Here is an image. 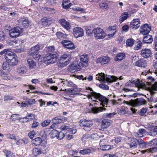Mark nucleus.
<instances>
[{
	"label": "nucleus",
	"mask_w": 157,
	"mask_h": 157,
	"mask_svg": "<svg viewBox=\"0 0 157 157\" xmlns=\"http://www.w3.org/2000/svg\"><path fill=\"white\" fill-rule=\"evenodd\" d=\"M124 103L133 107H138L147 103L146 101L143 98H137L135 100H130L128 101H124Z\"/></svg>",
	"instance_id": "1"
},
{
	"label": "nucleus",
	"mask_w": 157,
	"mask_h": 157,
	"mask_svg": "<svg viewBox=\"0 0 157 157\" xmlns=\"http://www.w3.org/2000/svg\"><path fill=\"white\" fill-rule=\"evenodd\" d=\"M96 78L99 81L105 82L107 81L110 82L116 81L117 78L114 76L107 75L105 76L104 73H98L96 75Z\"/></svg>",
	"instance_id": "2"
},
{
	"label": "nucleus",
	"mask_w": 157,
	"mask_h": 157,
	"mask_svg": "<svg viewBox=\"0 0 157 157\" xmlns=\"http://www.w3.org/2000/svg\"><path fill=\"white\" fill-rule=\"evenodd\" d=\"M90 95H88L87 97L88 98H92L91 96L94 97L96 99H98L101 101L100 105L103 107L105 106L104 104H107L108 102V100L104 96L100 94L92 91L90 93Z\"/></svg>",
	"instance_id": "3"
},
{
	"label": "nucleus",
	"mask_w": 157,
	"mask_h": 157,
	"mask_svg": "<svg viewBox=\"0 0 157 157\" xmlns=\"http://www.w3.org/2000/svg\"><path fill=\"white\" fill-rule=\"evenodd\" d=\"M125 86L127 87L136 86L138 88H143L145 86V85L143 82L140 81L139 79L135 80L132 79L125 83Z\"/></svg>",
	"instance_id": "4"
},
{
	"label": "nucleus",
	"mask_w": 157,
	"mask_h": 157,
	"mask_svg": "<svg viewBox=\"0 0 157 157\" xmlns=\"http://www.w3.org/2000/svg\"><path fill=\"white\" fill-rule=\"evenodd\" d=\"M57 58V55L56 52L48 54L44 58V62L48 64L53 63L56 61Z\"/></svg>",
	"instance_id": "5"
},
{
	"label": "nucleus",
	"mask_w": 157,
	"mask_h": 157,
	"mask_svg": "<svg viewBox=\"0 0 157 157\" xmlns=\"http://www.w3.org/2000/svg\"><path fill=\"white\" fill-rule=\"evenodd\" d=\"M79 125L81 127H83L84 129L86 131L90 130V128L93 124L92 121L87 120L84 119L81 120L79 121Z\"/></svg>",
	"instance_id": "6"
},
{
	"label": "nucleus",
	"mask_w": 157,
	"mask_h": 157,
	"mask_svg": "<svg viewBox=\"0 0 157 157\" xmlns=\"http://www.w3.org/2000/svg\"><path fill=\"white\" fill-rule=\"evenodd\" d=\"M81 64L79 62L74 61L72 64L69 66L68 71L72 73L74 72L77 71H79L81 68Z\"/></svg>",
	"instance_id": "7"
},
{
	"label": "nucleus",
	"mask_w": 157,
	"mask_h": 157,
	"mask_svg": "<svg viewBox=\"0 0 157 157\" xmlns=\"http://www.w3.org/2000/svg\"><path fill=\"white\" fill-rule=\"evenodd\" d=\"M94 34L95 38L97 39H103L106 36L103 30L99 28L94 29Z\"/></svg>",
	"instance_id": "8"
},
{
	"label": "nucleus",
	"mask_w": 157,
	"mask_h": 157,
	"mask_svg": "<svg viewBox=\"0 0 157 157\" xmlns=\"http://www.w3.org/2000/svg\"><path fill=\"white\" fill-rule=\"evenodd\" d=\"M22 31V29L19 27H14L9 31V35L12 38L18 36Z\"/></svg>",
	"instance_id": "9"
},
{
	"label": "nucleus",
	"mask_w": 157,
	"mask_h": 157,
	"mask_svg": "<svg viewBox=\"0 0 157 157\" xmlns=\"http://www.w3.org/2000/svg\"><path fill=\"white\" fill-rule=\"evenodd\" d=\"M107 142V140L106 139L100 140L99 144L100 145V149L103 151H105L114 148L113 145L104 144H106Z\"/></svg>",
	"instance_id": "10"
},
{
	"label": "nucleus",
	"mask_w": 157,
	"mask_h": 157,
	"mask_svg": "<svg viewBox=\"0 0 157 157\" xmlns=\"http://www.w3.org/2000/svg\"><path fill=\"white\" fill-rule=\"evenodd\" d=\"M73 33L74 36L76 38L82 37L84 35L83 30L81 27L74 28L73 30Z\"/></svg>",
	"instance_id": "11"
},
{
	"label": "nucleus",
	"mask_w": 157,
	"mask_h": 157,
	"mask_svg": "<svg viewBox=\"0 0 157 157\" xmlns=\"http://www.w3.org/2000/svg\"><path fill=\"white\" fill-rule=\"evenodd\" d=\"M151 28L147 24H145L140 28V33L143 35L148 34L151 30Z\"/></svg>",
	"instance_id": "12"
},
{
	"label": "nucleus",
	"mask_w": 157,
	"mask_h": 157,
	"mask_svg": "<svg viewBox=\"0 0 157 157\" xmlns=\"http://www.w3.org/2000/svg\"><path fill=\"white\" fill-rule=\"evenodd\" d=\"M63 46L66 48L69 49H73L75 48V46L71 41L64 40L61 42Z\"/></svg>",
	"instance_id": "13"
},
{
	"label": "nucleus",
	"mask_w": 157,
	"mask_h": 157,
	"mask_svg": "<svg viewBox=\"0 0 157 157\" xmlns=\"http://www.w3.org/2000/svg\"><path fill=\"white\" fill-rule=\"evenodd\" d=\"M152 54L151 51L149 48H145L141 51L140 54L141 56L145 58L151 57Z\"/></svg>",
	"instance_id": "14"
},
{
	"label": "nucleus",
	"mask_w": 157,
	"mask_h": 157,
	"mask_svg": "<svg viewBox=\"0 0 157 157\" xmlns=\"http://www.w3.org/2000/svg\"><path fill=\"white\" fill-rule=\"evenodd\" d=\"M70 57L68 55L64 54L61 56L60 62H62L61 63L63 67L69 64L70 62Z\"/></svg>",
	"instance_id": "15"
},
{
	"label": "nucleus",
	"mask_w": 157,
	"mask_h": 157,
	"mask_svg": "<svg viewBox=\"0 0 157 157\" xmlns=\"http://www.w3.org/2000/svg\"><path fill=\"white\" fill-rule=\"evenodd\" d=\"M81 65L86 67L88 66V56L87 54H83L80 57Z\"/></svg>",
	"instance_id": "16"
},
{
	"label": "nucleus",
	"mask_w": 157,
	"mask_h": 157,
	"mask_svg": "<svg viewBox=\"0 0 157 157\" xmlns=\"http://www.w3.org/2000/svg\"><path fill=\"white\" fill-rule=\"evenodd\" d=\"M63 90L65 91L67 94L71 95H75L77 94L75 93L79 92L80 91L81 89L80 88H71L68 89H65Z\"/></svg>",
	"instance_id": "17"
},
{
	"label": "nucleus",
	"mask_w": 157,
	"mask_h": 157,
	"mask_svg": "<svg viewBox=\"0 0 157 157\" xmlns=\"http://www.w3.org/2000/svg\"><path fill=\"white\" fill-rule=\"evenodd\" d=\"M109 61V57L105 56L98 58L96 60V62L97 63H100L101 65H103L107 63Z\"/></svg>",
	"instance_id": "18"
},
{
	"label": "nucleus",
	"mask_w": 157,
	"mask_h": 157,
	"mask_svg": "<svg viewBox=\"0 0 157 157\" xmlns=\"http://www.w3.org/2000/svg\"><path fill=\"white\" fill-rule=\"evenodd\" d=\"M108 31L109 34L107 36H109L108 38L112 37L114 36L116 32V28L114 26H109Z\"/></svg>",
	"instance_id": "19"
},
{
	"label": "nucleus",
	"mask_w": 157,
	"mask_h": 157,
	"mask_svg": "<svg viewBox=\"0 0 157 157\" xmlns=\"http://www.w3.org/2000/svg\"><path fill=\"white\" fill-rule=\"evenodd\" d=\"M59 22L60 24L66 29L68 30L70 29L71 25L69 23L64 19H61Z\"/></svg>",
	"instance_id": "20"
},
{
	"label": "nucleus",
	"mask_w": 157,
	"mask_h": 157,
	"mask_svg": "<svg viewBox=\"0 0 157 157\" xmlns=\"http://www.w3.org/2000/svg\"><path fill=\"white\" fill-rule=\"evenodd\" d=\"M111 121L108 119H104L101 122V126L103 128H106L109 127L110 125Z\"/></svg>",
	"instance_id": "21"
},
{
	"label": "nucleus",
	"mask_w": 157,
	"mask_h": 157,
	"mask_svg": "<svg viewBox=\"0 0 157 157\" xmlns=\"http://www.w3.org/2000/svg\"><path fill=\"white\" fill-rule=\"evenodd\" d=\"M18 21L20 24L24 26H28L29 25V21L27 18H21Z\"/></svg>",
	"instance_id": "22"
},
{
	"label": "nucleus",
	"mask_w": 157,
	"mask_h": 157,
	"mask_svg": "<svg viewBox=\"0 0 157 157\" xmlns=\"http://www.w3.org/2000/svg\"><path fill=\"white\" fill-rule=\"evenodd\" d=\"M153 41L152 36L150 35H147L145 36L143 39V42L144 43L150 44Z\"/></svg>",
	"instance_id": "23"
},
{
	"label": "nucleus",
	"mask_w": 157,
	"mask_h": 157,
	"mask_svg": "<svg viewBox=\"0 0 157 157\" xmlns=\"http://www.w3.org/2000/svg\"><path fill=\"white\" fill-rule=\"evenodd\" d=\"M40 48V46L39 45H36L32 47L31 49V52L30 55L32 56H33L35 55V53H37L38 51Z\"/></svg>",
	"instance_id": "24"
},
{
	"label": "nucleus",
	"mask_w": 157,
	"mask_h": 157,
	"mask_svg": "<svg viewBox=\"0 0 157 157\" xmlns=\"http://www.w3.org/2000/svg\"><path fill=\"white\" fill-rule=\"evenodd\" d=\"M140 23V20L138 18H136L133 19L131 23V25L133 26V28L137 29L138 28L139 26V24Z\"/></svg>",
	"instance_id": "25"
},
{
	"label": "nucleus",
	"mask_w": 157,
	"mask_h": 157,
	"mask_svg": "<svg viewBox=\"0 0 157 157\" xmlns=\"http://www.w3.org/2000/svg\"><path fill=\"white\" fill-rule=\"evenodd\" d=\"M136 65L139 67H144L146 66V61L144 59H140L136 62Z\"/></svg>",
	"instance_id": "26"
},
{
	"label": "nucleus",
	"mask_w": 157,
	"mask_h": 157,
	"mask_svg": "<svg viewBox=\"0 0 157 157\" xmlns=\"http://www.w3.org/2000/svg\"><path fill=\"white\" fill-rule=\"evenodd\" d=\"M150 130L149 134L152 136H155L157 135V127L151 126L149 128Z\"/></svg>",
	"instance_id": "27"
},
{
	"label": "nucleus",
	"mask_w": 157,
	"mask_h": 157,
	"mask_svg": "<svg viewBox=\"0 0 157 157\" xmlns=\"http://www.w3.org/2000/svg\"><path fill=\"white\" fill-rule=\"evenodd\" d=\"M131 143L128 144L130 148L132 149L136 148L137 146V144L136 143L137 140L136 138H132L131 139Z\"/></svg>",
	"instance_id": "28"
},
{
	"label": "nucleus",
	"mask_w": 157,
	"mask_h": 157,
	"mask_svg": "<svg viewBox=\"0 0 157 157\" xmlns=\"http://www.w3.org/2000/svg\"><path fill=\"white\" fill-rule=\"evenodd\" d=\"M125 58V55L124 53H121L118 54L115 57L114 59L116 61H121Z\"/></svg>",
	"instance_id": "29"
},
{
	"label": "nucleus",
	"mask_w": 157,
	"mask_h": 157,
	"mask_svg": "<svg viewBox=\"0 0 157 157\" xmlns=\"http://www.w3.org/2000/svg\"><path fill=\"white\" fill-rule=\"evenodd\" d=\"M27 71V69L25 67L20 66L17 69V72L18 74L21 75L26 73Z\"/></svg>",
	"instance_id": "30"
},
{
	"label": "nucleus",
	"mask_w": 157,
	"mask_h": 157,
	"mask_svg": "<svg viewBox=\"0 0 157 157\" xmlns=\"http://www.w3.org/2000/svg\"><path fill=\"white\" fill-rule=\"evenodd\" d=\"M105 108H103L102 107H100L98 108L93 107L91 109L92 112L94 113H97L100 112H101L103 110H105Z\"/></svg>",
	"instance_id": "31"
},
{
	"label": "nucleus",
	"mask_w": 157,
	"mask_h": 157,
	"mask_svg": "<svg viewBox=\"0 0 157 157\" xmlns=\"http://www.w3.org/2000/svg\"><path fill=\"white\" fill-rule=\"evenodd\" d=\"M68 0H64L63 1L62 6L63 8L65 9H67L69 8L71 6V3Z\"/></svg>",
	"instance_id": "32"
},
{
	"label": "nucleus",
	"mask_w": 157,
	"mask_h": 157,
	"mask_svg": "<svg viewBox=\"0 0 157 157\" xmlns=\"http://www.w3.org/2000/svg\"><path fill=\"white\" fill-rule=\"evenodd\" d=\"M7 63L10 66H14L17 65L18 63V60L16 59V57L15 56L13 58L10 59Z\"/></svg>",
	"instance_id": "33"
},
{
	"label": "nucleus",
	"mask_w": 157,
	"mask_h": 157,
	"mask_svg": "<svg viewBox=\"0 0 157 157\" xmlns=\"http://www.w3.org/2000/svg\"><path fill=\"white\" fill-rule=\"evenodd\" d=\"M92 149L91 148H89L81 150L80 151L79 153L83 155L89 154L92 152Z\"/></svg>",
	"instance_id": "34"
},
{
	"label": "nucleus",
	"mask_w": 157,
	"mask_h": 157,
	"mask_svg": "<svg viewBox=\"0 0 157 157\" xmlns=\"http://www.w3.org/2000/svg\"><path fill=\"white\" fill-rule=\"evenodd\" d=\"M56 35L58 38L59 39H66L67 37V34H64L60 32L56 33Z\"/></svg>",
	"instance_id": "35"
},
{
	"label": "nucleus",
	"mask_w": 157,
	"mask_h": 157,
	"mask_svg": "<svg viewBox=\"0 0 157 157\" xmlns=\"http://www.w3.org/2000/svg\"><path fill=\"white\" fill-rule=\"evenodd\" d=\"M42 25L45 26H46L50 24V21L46 17H44L41 20Z\"/></svg>",
	"instance_id": "36"
},
{
	"label": "nucleus",
	"mask_w": 157,
	"mask_h": 157,
	"mask_svg": "<svg viewBox=\"0 0 157 157\" xmlns=\"http://www.w3.org/2000/svg\"><path fill=\"white\" fill-rule=\"evenodd\" d=\"M86 33L88 36H91V35L94 33V29L93 28L89 26L87 27L86 28Z\"/></svg>",
	"instance_id": "37"
},
{
	"label": "nucleus",
	"mask_w": 157,
	"mask_h": 157,
	"mask_svg": "<svg viewBox=\"0 0 157 157\" xmlns=\"http://www.w3.org/2000/svg\"><path fill=\"white\" fill-rule=\"evenodd\" d=\"M157 151V147H153L152 148H151L149 149H147V150H142L141 151V152H142L143 154H144L146 152H154L156 151Z\"/></svg>",
	"instance_id": "38"
},
{
	"label": "nucleus",
	"mask_w": 157,
	"mask_h": 157,
	"mask_svg": "<svg viewBox=\"0 0 157 157\" xmlns=\"http://www.w3.org/2000/svg\"><path fill=\"white\" fill-rule=\"evenodd\" d=\"M27 62L29 65V67L31 69L34 68L36 65L35 62L31 59H28L27 60Z\"/></svg>",
	"instance_id": "39"
},
{
	"label": "nucleus",
	"mask_w": 157,
	"mask_h": 157,
	"mask_svg": "<svg viewBox=\"0 0 157 157\" xmlns=\"http://www.w3.org/2000/svg\"><path fill=\"white\" fill-rule=\"evenodd\" d=\"M33 143L36 145H39L41 144L42 142V140L40 137H37L33 141Z\"/></svg>",
	"instance_id": "40"
},
{
	"label": "nucleus",
	"mask_w": 157,
	"mask_h": 157,
	"mask_svg": "<svg viewBox=\"0 0 157 157\" xmlns=\"http://www.w3.org/2000/svg\"><path fill=\"white\" fill-rule=\"evenodd\" d=\"M128 13L127 12H124L121 15V17L120 19V21L121 22L126 20L128 17Z\"/></svg>",
	"instance_id": "41"
},
{
	"label": "nucleus",
	"mask_w": 157,
	"mask_h": 157,
	"mask_svg": "<svg viewBox=\"0 0 157 157\" xmlns=\"http://www.w3.org/2000/svg\"><path fill=\"white\" fill-rule=\"evenodd\" d=\"M42 147L39 149L37 148H35L33 149V152L35 155H37L41 154L42 153H43V151H42Z\"/></svg>",
	"instance_id": "42"
},
{
	"label": "nucleus",
	"mask_w": 157,
	"mask_h": 157,
	"mask_svg": "<svg viewBox=\"0 0 157 157\" xmlns=\"http://www.w3.org/2000/svg\"><path fill=\"white\" fill-rule=\"evenodd\" d=\"M58 134V132L56 130L53 129L50 132V136L52 138L55 137H57Z\"/></svg>",
	"instance_id": "43"
},
{
	"label": "nucleus",
	"mask_w": 157,
	"mask_h": 157,
	"mask_svg": "<svg viewBox=\"0 0 157 157\" xmlns=\"http://www.w3.org/2000/svg\"><path fill=\"white\" fill-rule=\"evenodd\" d=\"M154 71H155V73L157 76V69ZM151 90V92L153 93H154L155 91H157V83H155L152 86Z\"/></svg>",
	"instance_id": "44"
},
{
	"label": "nucleus",
	"mask_w": 157,
	"mask_h": 157,
	"mask_svg": "<svg viewBox=\"0 0 157 157\" xmlns=\"http://www.w3.org/2000/svg\"><path fill=\"white\" fill-rule=\"evenodd\" d=\"M134 42V40L133 39H128L126 40V45L128 46L131 47L133 45Z\"/></svg>",
	"instance_id": "45"
},
{
	"label": "nucleus",
	"mask_w": 157,
	"mask_h": 157,
	"mask_svg": "<svg viewBox=\"0 0 157 157\" xmlns=\"http://www.w3.org/2000/svg\"><path fill=\"white\" fill-rule=\"evenodd\" d=\"M63 120L59 118L58 117H55L52 120V122L54 124H59L62 122Z\"/></svg>",
	"instance_id": "46"
},
{
	"label": "nucleus",
	"mask_w": 157,
	"mask_h": 157,
	"mask_svg": "<svg viewBox=\"0 0 157 157\" xmlns=\"http://www.w3.org/2000/svg\"><path fill=\"white\" fill-rule=\"evenodd\" d=\"M99 7L102 9H106L108 7V4L107 3L102 2L99 4Z\"/></svg>",
	"instance_id": "47"
},
{
	"label": "nucleus",
	"mask_w": 157,
	"mask_h": 157,
	"mask_svg": "<svg viewBox=\"0 0 157 157\" xmlns=\"http://www.w3.org/2000/svg\"><path fill=\"white\" fill-rule=\"evenodd\" d=\"M4 152L6 157H14L13 153L8 150H5Z\"/></svg>",
	"instance_id": "48"
},
{
	"label": "nucleus",
	"mask_w": 157,
	"mask_h": 157,
	"mask_svg": "<svg viewBox=\"0 0 157 157\" xmlns=\"http://www.w3.org/2000/svg\"><path fill=\"white\" fill-rule=\"evenodd\" d=\"M26 99L27 100V104L30 105H32L35 104L36 101L35 99H30L26 98Z\"/></svg>",
	"instance_id": "49"
},
{
	"label": "nucleus",
	"mask_w": 157,
	"mask_h": 157,
	"mask_svg": "<svg viewBox=\"0 0 157 157\" xmlns=\"http://www.w3.org/2000/svg\"><path fill=\"white\" fill-rule=\"evenodd\" d=\"M19 115L17 114H12L11 117V119L13 121H15L16 120L20 119Z\"/></svg>",
	"instance_id": "50"
},
{
	"label": "nucleus",
	"mask_w": 157,
	"mask_h": 157,
	"mask_svg": "<svg viewBox=\"0 0 157 157\" xmlns=\"http://www.w3.org/2000/svg\"><path fill=\"white\" fill-rule=\"evenodd\" d=\"M142 46V43L139 40L137 42V44L134 47V49L136 50H138L141 48Z\"/></svg>",
	"instance_id": "51"
},
{
	"label": "nucleus",
	"mask_w": 157,
	"mask_h": 157,
	"mask_svg": "<svg viewBox=\"0 0 157 157\" xmlns=\"http://www.w3.org/2000/svg\"><path fill=\"white\" fill-rule=\"evenodd\" d=\"M39 124V123L36 121V119H34L33 120V122L32 123L31 128H35L37 127Z\"/></svg>",
	"instance_id": "52"
},
{
	"label": "nucleus",
	"mask_w": 157,
	"mask_h": 157,
	"mask_svg": "<svg viewBox=\"0 0 157 157\" xmlns=\"http://www.w3.org/2000/svg\"><path fill=\"white\" fill-rule=\"evenodd\" d=\"M51 121L50 120H46L42 123L41 125L43 127H45L49 125Z\"/></svg>",
	"instance_id": "53"
},
{
	"label": "nucleus",
	"mask_w": 157,
	"mask_h": 157,
	"mask_svg": "<svg viewBox=\"0 0 157 157\" xmlns=\"http://www.w3.org/2000/svg\"><path fill=\"white\" fill-rule=\"evenodd\" d=\"M34 116L35 115L34 114H28L26 117H25L24 118L28 119L27 121H28L29 120H31L34 118Z\"/></svg>",
	"instance_id": "54"
},
{
	"label": "nucleus",
	"mask_w": 157,
	"mask_h": 157,
	"mask_svg": "<svg viewBox=\"0 0 157 157\" xmlns=\"http://www.w3.org/2000/svg\"><path fill=\"white\" fill-rule=\"evenodd\" d=\"M65 135L64 133L62 132H58L57 138L59 140H61L64 137Z\"/></svg>",
	"instance_id": "55"
},
{
	"label": "nucleus",
	"mask_w": 157,
	"mask_h": 157,
	"mask_svg": "<svg viewBox=\"0 0 157 157\" xmlns=\"http://www.w3.org/2000/svg\"><path fill=\"white\" fill-rule=\"evenodd\" d=\"M6 36L4 32L2 31H0V41H2L4 39Z\"/></svg>",
	"instance_id": "56"
},
{
	"label": "nucleus",
	"mask_w": 157,
	"mask_h": 157,
	"mask_svg": "<svg viewBox=\"0 0 157 157\" xmlns=\"http://www.w3.org/2000/svg\"><path fill=\"white\" fill-rule=\"evenodd\" d=\"M10 50L11 49L9 48L4 49L0 52V54L1 55H2L4 54L6 55L7 54V53L8 52H9Z\"/></svg>",
	"instance_id": "57"
},
{
	"label": "nucleus",
	"mask_w": 157,
	"mask_h": 157,
	"mask_svg": "<svg viewBox=\"0 0 157 157\" xmlns=\"http://www.w3.org/2000/svg\"><path fill=\"white\" fill-rule=\"evenodd\" d=\"M147 111V108H142L140 110V115L143 116L144 115L145 113Z\"/></svg>",
	"instance_id": "58"
},
{
	"label": "nucleus",
	"mask_w": 157,
	"mask_h": 157,
	"mask_svg": "<svg viewBox=\"0 0 157 157\" xmlns=\"http://www.w3.org/2000/svg\"><path fill=\"white\" fill-rule=\"evenodd\" d=\"M46 48L48 52H52L55 50V47L53 46L48 47Z\"/></svg>",
	"instance_id": "59"
},
{
	"label": "nucleus",
	"mask_w": 157,
	"mask_h": 157,
	"mask_svg": "<svg viewBox=\"0 0 157 157\" xmlns=\"http://www.w3.org/2000/svg\"><path fill=\"white\" fill-rule=\"evenodd\" d=\"M13 97L12 96H10L9 95H5L4 96V101H7L9 100L13 99Z\"/></svg>",
	"instance_id": "60"
},
{
	"label": "nucleus",
	"mask_w": 157,
	"mask_h": 157,
	"mask_svg": "<svg viewBox=\"0 0 157 157\" xmlns=\"http://www.w3.org/2000/svg\"><path fill=\"white\" fill-rule=\"evenodd\" d=\"M35 131L33 130L29 132V133L28 135L31 139H33L35 135Z\"/></svg>",
	"instance_id": "61"
},
{
	"label": "nucleus",
	"mask_w": 157,
	"mask_h": 157,
	"mask_svg": "<svg viewBox=\"0 0 157 157\" xmlns=\"http://www.w3.org/2000/svg\"><path fill=\"white\" fill-rule=\"evenodd\" d=\"M61 128L63 130H69L70 129H71V127L66 125H62Z\"/></svg>",
	"instance_id": "62"
},
{
	"label": "nucleus",
	"mask_w": 157,
	"mask_h": 157,
	"mask_svg": "<svg viewBox=\"0 0 157 157\" xmlns=\"http://www.w3.org/2000/svg\"><path fill=\"white\" fill-rule=\"evenodd\" d=\"M150 143L151 144L154 145H157V138L155 139L150 141Z\"/></svg>",
	"instance_id": "63"
},
{
	"label": "nucleus",
	"mask_w": 157,
	"mask_h": 157,
	"mask_svg": "<svg viewBox=\"0 0 157 157\" xmlns=\"http://www.w3.org/2000/svg\"><path fill=\"white\" fill-rule=\"evenodd\" d=\"M99 87L103 89L106 90H108L109 88V86L107 85L104 84L100 85Z\"/></svg>",
	"instance_id": "64"
}]
</instances>
